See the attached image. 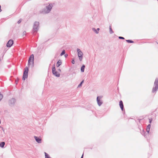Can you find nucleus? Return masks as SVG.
Listing matches in <instances>:
<instances>
[{"label": "nucleus", "mask_w": 158, "mask_h": 158, "mask_svg": "<svg viewBox=\"0 0 158 158\" xmlns=\"http://www.w3.org/2000/svg\"><path fill=\"white\" fill-rule=\"evenodd\" d=\"M118 38L119 39H124V38L123 37L119 36L118 37Z\"/></svg>", "instance_id": "393cba45"}, {"label": "nucleus", "mask_w": 158, "mask_h": 158, "mask_svg": "<svg viewBox=\"0 0 158 158\" xmlns=\"http://www.w3.org/2000/svg\"><path fill=\"white\" fill-rule=\"evenodd\" d=\"M65 53V51L64 50H63L62 52L60 54V56H62L63 55H64V54Z\"/></svg>", "instance_id": "5701e85b"}, {"label": "nucleus", "mask_w": 158, "mask_h": 158, "mask_svg": "<svg viewBox=\"0 0 158 158\" xmlns=\"http://www.w3.org/2000/svg\"><path fill=\"white\" fill-rule=\"evenodd\" d=\"M83 154L82 155V156H81V158H83Z\"/></svg>", "instance_id": "473e14b6"}, {"label": "nucleus", "mask_w": 158, "mask_h": 158, "mask_svg": "<svg viewBox=\"0 0 158 158\" xmlns=\"http://www.w3.org/2000/svg\"><path fill=\"white\" fill-rule=\"evenodd\" d=\"M62 62L60 60H59L57 62L56 64V67H58L61 64Z\"/></svg>", "instance_id": "ddd939ff"}, {"label": "nucleus", "mask_w": 158, "mask_h": 158, "mask_svg": "<svg viewBox=\"0 0 158 158\" xmlns=\"http://www.w3.org/2000/svg\"><path fill=\"white\" fill-rule=\"evenodd\" d=\"M5 144V143L4 142H2L0 143V147L1 148H3Z\"/></svg>", "instance_id": "dca6fc26"}, {"label": "nucleus", "mask_w": 158, "mask_h": 158, "mask_svg": "<svg viewBox=\"0 0 158 158\" xmlns=\"http://www.w3.org/2000/svg\"><path fill=\"white\" fill-rule=\"evenodd\" d=\"M26 32L25 31H24L23 32V34L24 35H26Z\"/></svg>", "instance_id": "c756f323"}, {"label": "nucleus", "mask_w": 158, "mask_h": 158, "mask_svg": "<svg viewBox=\"0 0 158 158\" xmlns=\"http://www.w3.org/2000/svg\"><path fill=\"white\" fill-rule=\"evenodd\" d=\"M34 55L32 54L31 55L28 60V65L33 67L34 66Z\"/></svg>", "instance_id": "7ed1b4c3"}, {"label": "nucleus", "mask_w": 158, "mask_h": 158, "mask_svg": "<svg viewBox=\"0 0 158 158\" xmlns=\"http://www.w3.org/2000/svg\"><path fill=\"white\" fill-rule=\"evenodd\" d=\"M119 106L122 110H123V102L122 101L119 102Z\"/></svg>", "instance_id": "f8f14e48"}, {"label": "nucleus", "mask_w": 158, "mask_h": 158, "mask_svg": "<svg viewBox=\"0 0 158 158\" xmlns=\"http://www.w3.org/2000/svg\"><path fill=\"white\" fill-rule=\"evenodd\" d=\"M28 68L27 67H26L23 72V80H24L26 78H27L28 77Z\"/></svg>", "instance_id": "39448f33"}, {"label": "nucleus", "mask_w": 158, "mask_h": 158, "mask_svg": "<svg viewBox=\"0 0 158 158\" xmlns=\"http://www.w3.org/2000/svg\"><path fill=\"white\" fill-rule=\"evenodd\" d=\"M158 89V79H156L155 81L154 87L153 88L152 92H155Z\"/></svg>", "instance_id": "423d86ee"}, {"label": "nucleus", "mask_w": 158, "mask_h": 158, "mask_svg": "<svg viewBox=\"0 0 158 158\" xmlns=\"http://www.w3.org/2000/svg\"><path fill=\"white\" fill-rule=\"evenodd\" d=\"M45 158H50L49 155L46 153L45 152Z\"/></svg>", "instance_id": "6ab92c4d"}, {"label": "nucleus", "mask_w": 158, "mask_h": 158, "mask_svg": "<svg viewBox=\"0 0 158 158\" xmlns=\"http://www.w3.org/2000/svg\"><path fill=\"white\" fill-rule=\"evenodd\" d=\"M1 6L0 5V12H1L2 11V10L1 9Z\"/></svg>", "instance_id": "2f4dec72"}, {"label": "nucleus", "mask_w": 158, "mask_h": 158, "mask_svg": "<svg viewBox=\"0 0 158 158\" xmlns=\"http://www.w3.org/2000/svg\"><path fill=\"white\" fill-rule=\"evenodd\" d=\"M102 98V96H98L97 98V101L98 104L99 106H100L102 103V102L100 100Z\"/></svg>", "instance_id": "0eeeda50"}, {"label": "nucleus", "mask_w": 158, "mask_h": 158, "mask_svg": "<svg viewBox=\"0 0 158 158\" xmlns=\"http://www.w3.org/2000/svg\"><path fill=\"white\" fill-rule=\"evenodd\" d=\"M77 56H78L79 59L80 61H82L83 58V54L81 50L77 48Z\"/></svg>", "instance_id": "f03ea898"}, {"label": "nucleus", "mask_w": 158, "mask_h": 158, "mask_svg": "<svg viewBox=\"0 0 158 158\" xmlns=\"http://www.w3.org/2000/svg\"><path fill=\"white\" fill-rule=\"evenodd\" d=\"M150 127H151V125L150 124H149L147 126V128L150 129Z\"/></svg>", "instance_id": "b1692460"}, {"label": "nucleus", "mask_w": 158, "mask_h": 158, "mask_svg": "<svg viewBox=\"0 0 158 158\" xmlns=\"http://www.w3.org/2000/svg\"><path fill=\"white\" fill-rule=\"evenodd\" d=\"M109 30H110V34H112L113 33V32L110 26L109 27Z\"/></svg>", "instance_id": "f3484780"}, {"label": "nucleus", "mask_w": 158, "mask_h": 158, "mask_svg": "<svg viewBox=\"0 0 158 158\" xmlns=\"http://www.w3.org/2000/svg\"><path fill=\"white\" fill-rule=\"evenodd\" d=\"M13 44V41L11 40H10L7 43L6 46L7 47H11Z\"/></svg>", "instance_id": "1a4fd4ad"}, {"label": "nucleus", "mask_w": 158, "mask_h": 158, "mask_svg": "<svg viewBox=\"0 0 158 158\" xmlns=\"http://www.w3.org/2000/svg\"><path fill=\"white\" fill-rule=\"evenodd\" d=\"M52 73L53 74H54V73H55V72H56V69L55 67H53L52 68Z\"/></svg>", "instance_id": "a211bd4d"}, {"label": "nucleus", "mask_w": 158, "mask_h": 158, "mask_svg": "<svg viewBox=\"0 0 158 158\" xmlns=\"http://www.w3.org/2000/svg\"><path fill=\"white\" fill-rule=\"evenodd\" d=\"M21 21L20 20H19L18 22V23H21Z\"/></svg>", "instance_id": "cd10ccee"}, {"label": "nucleus", "mask_w": 158, "mask_h": 158, "mask_svg": "<svg viewBox=\"0 0 158 158\" xmlns=\"http://www.w3.org/2000/svg\"><path fill=\"white\" fill-rule=\"evenodd\" d=\"M158 1V0H157Z\"/></svg>", "instance_id": "f704fd0d"}, {"label": "nucleus", "mask_w": 158, "mask_h": 158, "mask_svg": "<svg viewBox=\"0 0 158 158\" xmlns=\"http://www.w3.org/2000/svg\"><path fill=\"white\" fill-rule=\"evenodd\" d=\"M59 71L60 72H61V70L60 69H59Z\"/></svg>", "instance_id": "72a5a7b5"}, {"label": "nucleus", "mask_w": 158, "mask_h": 158, "mask_svg": "<svg viewBox=\"0 0 158 158\" xmlns=\"http://www.w3.org/2000/svg\"><path fill=\"white\" fill-rule=\"evenodd\" d=\"M39 23L38 22H34L33 26V31L34 32H37L39 29Z\"/></svg>", "instance_id": "20e7f679"}, {"label": "nucleus", "mask_w": 158, "mask_h": 158, "mask_svg": "<svg viewBox=\"0 0 158 158\" xmlns=\"http://www.w3.org/2000/svg\"><path fill=\"white\" fill-rule=\"evenodd\" d=\"M52 7L53 5L52 4H49L45 7L40 10L39 11V13L41 14H48L50 12Z\"/></svg>", "instance_id": "f257e3e1"}, {"label": "nucleus", "mask_w": 158, "mask_h": 158, "mask_svg": "<svg viewBox=\"0 0 158 158\" xmlns=\"http://www.w3.org/2000/svg\"><path fill=\"white\" fill-rule=\"evenodd\" d=\"M146 130H147V131L148 133L149 132L150 129L147 128Z\"/></svg>", "instance_id": "bb28decb"}, {"label": "nucleus", "mask_w": 158, "mask_h": 158, "mask_svg": "<svg viewBox=\"0 0 158 158\" xmlns=\"http://www.w3.org/2000/svg\"><path fill=\"white\" fill-rule=\"evenodd\" d=\"M34 138L35 139L36 141L38 143H41L42 141L41 139H40L36 136H34Z\"/></svg>", "instance_id": "9d476101"}, {"label": "nucleus", "mask_w": 158, "mask_h": 158, "mask_svg": "<svg viewBox=\"0 0 158 158\" xmlns=\"http://www.w3.org/2000/svg\"><path fill=\"white\" fill-rule=\"evenodd\" d=\"M3 97V95L1 94V92H0V101L2 98Z\"/></svg>", "instance_id": "4be33fe9"}, {"label": "nucleus", "mask_w": 158, "mask_h": 158, "mask_svg": "<svg viewBox=\"0 0 158 158\" xmlns=\"http://www.w3.org/2000/svg\"><path fill=\"white\" fill-rule=\"evenodd\" d=\"M85 68V65H83L82 66V67H81V71L82 72H84Z\"/></svg>", "instance_id": "2eb2a0df"}, {"label": "nucleus", "mask_w": 158, "mask_h": 158, "mask_svg": "<svg viewBox=\"0 0 158 158\" xmlns=\"http://www.w3.org/2000/svg\"><path fill=\"white\" fill-rule=\"evenodd\" d=\"M15 82H16V84H17L18 82V81H17L16 80L15 81Z\"/></svg>", "instance_id": "7c9ffc66"}, {"label": "nucleus", "mask_w": 158, "mask_h": 158, "mask_svg": "<svg viewBox=\"0 0 158 158\" xmlns=\"http://www.w3.org/2000/svg\"><path fill=\"white\" fill-rule=\"evenodd\" d=\"M15 100L14 98H12L9 100V104L11 106L13 105L15 102Z\"/></svg>", "instance_id": "6e6552de"}, {"label": "nucleus", "mask_w": 158, "mask_h": 158, "mask_svg": "<svg viewBox=\"0 0 158 158\" xmlns=\"http://www.w3.org/2000/svg\"><path fill=\"white\" fill-rule=\"evenodd\" d=\"M72 63L73 64H75V61H74V59H73V60H72Z\"/></svg>", "instance_id": "a878e982"}, {"label": "nucleus", "mask_w": 158, "mask_h": 158, "mask_svg": "<svg viewBox=\"0 0 158 158\" xmlns=\"http://www.w3.org/2000/svg\"><path fill=\"white\" fill-rule=\"evenodd\" d=\"M53 74L55 76H56L59 77L60 76V74L59 73L57 72L56 71V72H55V73H54Z\"/></svg>", "instance_id": "4468645a"}, {"label": "nucleus", "mask_w": 158, "mask_h": 158, "mask_svg": "<svg viewBox=\"0 0 158 158\" xmlns=\"http://www.w3.org/2000/svg\"><path fill=\"white\" fill-rule=\"evenodd\" d=\"M92 30L96 33L97 34L99 33V31L100 30V29L99 28H98L97 29H96L94 28H92Z\"/></svg>", "instance_id": "9b49d317"}, {"label": "nucleus", "mask_w": 158, "mask_h": 158, "mask_svg": "<svg viewBox=\"0 0 158 158\" xmlns=\"http://www.w3.org/2000/svg\"><path fill=\"white\" fill-rule=\"evenodd\" d=\"M126 41L128 43H133L134 42L133 41L130 40H127Z\"/></svg>", "instance_id": "412c9836"}, {"label": "nucleus", "mask_w": 158, "mask_h": 158, "mask_svg": "<svg viewBox=\"0 0 158 158\" xmlns=\"http://www.w3.org/2000/svg\"><path fill=\"white\" fill-rule=\"evenodd\" d=\"M149 123H151V122H152V119H149Z\"/></svg>", "instance_id": "c85d7f7f"}, {"label": "nucleus", "mask_w": 158, "mask_h": 158, "mask_svg": "<svg viewBox=\"0 0 158 158\" xmlns=\"http://www.w3.org/2000/svg\"><path fill=\"white\" fill-rule=\"evenodd\" d=\"M84 81L83 80L81 82V83L78 85V87H81V86H82V85L83 83L84 82Z\"/></svg>", "instance_id": "aec40b11"}]
</instances>
